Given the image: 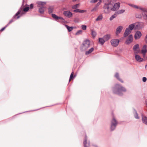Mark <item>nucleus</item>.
Instances as JSON below:
<instances>
[{
  "label": "nucleus",
  "instance_id": "obj_1",
  "mask_svg": "<svg viewBox=\"0 0 147 147\" xmlns=\"http://www.w3.org/2000/svg\"><path fill=\"white\" fill-rule=\"evenodd\" d=\"M112 91L114 94H117L119 96H122L123 95V92H126L127 90L124 87L121 85L116 84L112 88Z\"/></svg>",
  "mask_w": 147,
  "mask_h": 147
},
{
  "label": "nucleus",
  "instance_id": "obj_2",
  "mask_svg": "<svg viewBox=\"0 0 147 147\" xmlns=\"http://www.w3.org/2000/svg\"><path fill=\"white\" fill-rule=\"evenodd\" d=\"M48 10L49 13L50 14L51 13L52 17L55 20V21L58 22H60V21L59 20V19H60L62 20V22L64 23H67V22L65 21V19L62 17L58 16L55 14L52 13L54 10V7H49L48 8Z\"/></svg>",
  "mask_w": 147,
  "mask_h": 147
},
{
  "label": "nucleus",
  "instance_id": "obj_3",
  "mask_svg": "<svg viewBox=\"0 0 147 147\" xmlns=\"http://www.w3.org/2000/svg\"><path fill=\"white\" fill-rule=\"evenodd\" d=\"M28 5L27 4H26L25 6L23 7V8L22 9V11L19 9V18L21 16L25 14L29 10L30 7L27 6Z\"/></svg>",
  "mask_w": 147,
  "mask_h": 147
},
{
  "label": "nucleus",
  "instance_id": "obj_4",
  "mask_svg": "<svg viewBox=\"0 0 147 147\" xmlns=\"http://www.w3.org/2000/svg\"><path fill=\"white\" fill-rule=\"evenodd\" d=\"M117 123H118L117 120L113 116V119L111 121V124L110 127L111 131H113L115 129Z\"/></svg>",
  "mask_w": 147,
  "mask_h": 147
},
{
  "label": "nucleus",
  "instance_id": "obj_5",
  "mask_svg": "<svg viewBox=\"0 0 147 147\" xmlns=\"http://www.w3.org/2000/svg\"><path fill=\"white\" fill-rule=\"evenodd\" d=\"M139 53V51H138L137 52H134V54L135 55V59L137 61L139 62H141L143 61L144 59L143 58L141 57L140 56L138 55L137 54Z\"/></svg>",
  "mask_w": 147,
  "mask_h": 147
},
{
  "label": "nucleus",
  "instance_id": "obj_6",
  "mask_svg": "<svg viewBox=\"0 0 147 147\" xmlns=\"http://www.w3.org/2000/svg\"><path fill=\"white\" fill-rule=\"evenodd\" d=\"M119 41L118 39H113L111 41V43L113 46L116 47L118 45Z\"/></svg>",
  "mask_w": 147,
  "mask_h": 147
},
{
  "label": "nucleus",
  "instance_id": "obj_7",
  "mask_svg": "<svg viewBox=\"0 0 147 147\" xmlns=\"http://www.w3.org/2000/svg\"><path fill=\"white\" fill-rule=\"evenodd\" d=\"M133 37L132 34L129 35L128 37L127 38L125 41V43L128 45L131 43L133 41Z\"/></svg>",
  "mask_w": 147,
  "mask_h": 147
},
{
  "label": "nucleus",
  "instance_id": "obj_8",
  "mask_svg": "<svg viewBox=\"0 0 147 147\" xmlns=\"http://www.w3.org/2000/svg\"><path fill=\"white\" fill-rule=\"evenodd\" d=\"M83 48L85 49L88 48L90 45V41L88 40H86L83 43Z\"/></svg>",
  "mask_w": 147,
  "mask_h": 147
},
{
  "label": "nucleus",
  "instance_id": "obj_9",
  "mask_svg": "<svg viewBox=\"0 0 147 147\" xmlns=\"http://www.w3.org/2000/svg\"><path fill=\"white\" fill-rule=\"evenodd\" d=\"M142 35L141 32L139 31H137L135 34L134 37L136 40L140 38Z\"/></svg>",
  "mask_w": 147,
  "mask_h": 147
},
{
  "label": "nucleus",
  "instance_id": "obj_10",
  "mask_svg": "<svg viewBox=\"0 0 147 147\" xmlns=\"http://www.w3.org/2000/svg\"><path fill=\"white\" fill-rule=\"evenodd\" d=\"M63 14L64 16L68 18H70L73 16V13L71 11H64Z\"/></svg>",
  "mask_w": 147,
  "mask_h": 147
},
{
  "label": "nucleus",
  "instance_id": "obj_11",
  "mask_svg": "<svg viewBox=\"0 0 147 147\" xmlns=\"http://www.w3.org/2000/svg\"><path fill=\"white\" fill-rule=\"evenodd\" d=\"M120 3L118 2L115 3L113 7L111 9L112 11H115L117 10L120 7Z\"/></svg>",
  "mask_w": 147,
  "mask_h": 147
},
{
  "label": "nucleus",
  "instance_id": "obj_12",
  "mask_svg": "<svg viewBox=\"0 0 147 147\" xmlns=\"http://www.w3.org/2000/svg\"><path fill=\"white\" fill-rule=\"evenodd\" d=\"M87 138L86 134H85V139L83 142L84 146V147H89L90 145L89 141L87 142Z\"/></svg>",
  "mask_w": 147,
  "mask_h": 147
},
{
  "label": "nucleus",
  "instance_id": "obj_13",
  "mask_svg": "<svg viewBox=\"0 0 147 147\" xmlns=\"http://www.w3.org/2000/svg\"><path fill=\"white\" fill-rule=\"evenodd\" d=\"M139 45L138 44H137L135 45L133 47V50L134 52H137L138 51H139V53L140 52Z\"/></svg>",
  "mask_w": 147,
  "mask_h": 147
},
{
  "label": "nucleus",
  "instance_id": "obj_14",
  "mask_svg": "<svg viewBox=\"0 0 147 147\" xmlns=\"http://www.w3.org/2000/svg\"><path fill=\"white\" fill-rule=\"evenodd\" d=\"M123 29V27L122 26H120L118 27L116 30V32L115 33L116 35H117L119 34L121 32Z\"/></svg>",
  "mask_w": 147,
  "mask_h": 147
},
{
  "label": "nucleus",
  "instance_id": "obj_15",
  "mask_svg": "<svg viewBox=\"0 0 147 147\" xmlns=\"http://www.w3.org/2000/svg\"><path fill=\"white\" fill-rule=\"evenodd\" d=\"M131 31L128 28H127L124 33L123 36L124 37H126L131 32Z\"/></svg>",
  "mask_w": 147,
  "mask_h": 147
},
{
  "label": "nucleus",
  "instance_id": "obj_16",
  "mask_svg": "<svg viewBox=\"0 0 147 147\" xmlns=\"http://www.w3.org/2000/svg\"><path fill=\"white\" fill-rule=\"evenodd\" d=\"M134 24V29L139 30L140 28V23L139 22H136Z\"/></svg>",
  "mask_w": 147,
  "mask_h": 147
},
{
  "label": "nucleus",
  "instance_id": "obj_17",
  "mask_svg": "<svg viewBox=\"0 0 147 147\" xmlns=\"http://www.w3.org/2000/svg\"><path fill=\"white\" fill-rule=\"evenodd\" d=\"M73 11L75 13H84L87 11L86 10H80L79 9H76L73 10Z\"/></svg>",
  "mask_w": 147,
  "mask_h": 147
},
{
  "label": "nucleus",
  "instance_id": "obj_18",
  "mask_svg": "<svg viewBox=\"0 0 147 147\" xmlns=\"http://www.w3.org/2000/svg\"><path fill=\"white\" fill-rule=\"evenodd\" d=\"M105 41H107L111 38V35L108 34L105 35L103 37Z\"/></svg>",
  "mask_w": 147,
  "mask_h": 147
},
{
  "label": "nucleus",
  "instance_id": "obj_19",
  "mask_svg": "<svg viewBox=\"0 0 147 147\" xmlns=\"http://www.w3.org/2000/svg\"><path fill=\"white\" fill-rule=\"evenodd\" d=\"M133 113L135 118L136 119H139V117L138 116V115L137 111L134 108H133Z\"/></svg>",
  "mask_w": 147,
  "mask_h": 147
},
{
  "label": "nucleus",
  "instance_id": "obj_20",
  "mask_svg": "<svg viewBox=\"0 0 147 147\" xmlns=\"http://www.w3.org/2000/svg\"><path fill=\"white\" fill-rule=\"evenodd\" d=\"M12 19H13L14 21L18 19V10L16 13L13 17Z\"/></svg>",
  "mask_w": 147,
  "mask_h": 147
},
{
  "label": "nucleus",
  "instance_id": "obj_21",
  "mask_svg": "<svg viewBox=\"0 0 147 147\" xmlns=\"http://www.w3.org/2000/svg\"><path fill=\"white\" fill-rule=\"evenodd\" d=\"M142 121L143 123L147 125V117L145 116L142 115Z\"/></svg>",
  "mask_w": 147,
  "mask_h": 147
},
{
  "label": "nucleus",
  "instance_id": "obj_22",
  "mask_svg": "<svg viewBox=\"0 0 147 147\" xmlns=\"http://www.w3.org/2000/svg\"><path fill=\"white\" fill-rule=\"evenodd\" d=\"M45 7L43 6L41 7L38 10L39 12L41 14H43L44 13V9Z\"/></svg>",
  "mask_w": 147,
  "mask_h": 147
},
{
  "label": "nucleus",
  "instance_id": "obj_23",
  "mask_svg": "<svg viewBox=\"0 0 147 147\" xmlns=\"http://www.w3.org/2000/svg\"><path fill=\"white\" fill-rule=\"evenodd\" d=\"M115 76L119 81L122 83L123 82V81L119 78V74L118 73H116Z\"/></svg>",
  "mask_w": 147,
  "mask_h": 147
},
{
  "label": "nucleus",
  "instance_id": "obj_24",
  "mask_svg": "<svg viewBox=\"0 0 147 147\" xmlns=\"http://www.w3.org/2000/svg\"><path fill=\"white\" fill-rule=\"evenodd\" d=\"M98 40L99 42L101 45H103L105 41L103 38H99Z\"/></svg>",
  "mask_w": 147,
  "mask_h": 147
},
{
  "label": "nucleus",
  "instance_id": "obj_25",
  "mask_svg": "<svg viewBox=\"0 0 147 147\" xmlns=\"http://www.w3.org/2000/svg\"><path fill=\"white\" fill-rule=\"evenodd\" d=\"M65 26L66 28L67 29V30L69 32H70L73 30L74 28V27L73 26L70 27L69 26L67 25H65Z\"/></svg>",
  "mask_w": 147,
  "mask_h": 147
},
{
  "label": "nucleus",
  "instance_id": "obj_26",
  "mask_svg": "<svg viewBox=\"0 0 147 147\" xmlns=\"http://www.w3.org/2000/svg\"><path fill=\"white\" fill-rule=\"evenodd\" d=\"M110 4H111V3H105L103 7V8L105 9H107L108 10H109V5Z\"/></svg>",
  "mask_w": 147,
  "mask_h": 147
},
{
  "label": "nucleus",
  "instance_id": "obj_27",
  "mask_svg": "<svg viewBox=\"0 0 147 147\" xmlns=\"http://www.w3.org/2000/svg\"><path fill=\"white\" fill-rule=\"evenodd\" d=\"M94 49L93 47L91 48L88 51H86L85 53L86 55H88L90 53H91L92 51L94 50Z\"/></svg>",
  "mask_w": 147,
  "mask_h": 147
},
{
  "label": "nucleus",
  "instance_id": "obj_28",
  "mask_svg": "<svg viewBox=\"0 0 147 147\" xmlns=\"http://www.w3.org/2000/svg\"><path fill=\"white\" fill-rule=\"evenodd\" d=\"M91 35L93 38H94L95 36L97 34L95 31L93 30H91Z\"/></svg>",
  "mask_w": 147,
  "mask_h": 147
},
{
  "label": "nucleus",
  "instance_id": "obj_29",
  "mask_svg": "<svg viewBox=\"0 0 147 147\" xmlns=\"http://www.w3.org/2000/svg\"><path fill=\"white\" fill-rule=\"evenodd\" d=\"M134 24L133 23L129 25L127 28L129 29L130 30L132 31V30H133L134 29Z\"/></svg>",
  "mask_w": 147,
  "mask_h": 147
},
{
  "label": "nucleus",
  "instance_id": "obj_30",
  "mask_svg": "<svg viewBox=\"0 0 147 147\" xmlns=\"http://www.w3.org/2000/svg\"><path fill=\"white\" fill-rule=\"evenodd\" d=\"M74 73L73 72H72L71 73V74L70 75V76L69 79V82H70L71 81V79L74 78L76 76V75L74 76Z\"/></svg>",
  "mask_w": 147,
  "mask_h": 147
},
{
  "label": "nucleus",
  "instance_id": "obj_31",
  "mask_svg": "<svg viewBox=\"0 0 147 147\" xmlns=\"http://www.w3.org/2000/svg\"><path fill=\"white\" fill-rule=\"evenodd\" d=\"M117 14L116 13V12L115 13V14L112 15L110 18L109 20H110L111 21L114 18H115L117 16Z\"/></svg>",
  "mask_w": 147,
  "mask_h": 147
},
{
  "label": "nucleus",
  "instance_id": "obj_32",
  "mask_svg": "<svg viewBox=\"0 0 147 147\" xmlns=\"http://www.w3.org/2000/svg\"><path fill=\"white\" fill-rule=\"evenodd\" d=\"M125 11V10L124 9H121L119 10H118L116 12V13L117 14H119L121 13H124Z\"/></svg>",
  "mask_w": 147,
  "mask_h": 147
},
{
  "label": "nucleus",
  "instance_id": "obj_33",
  "mask_svg": "<svg viewBox=\"0 0 147 147\" xmlns=\"http://www.w3.org/2000/svg\"><path fill=\"white\" fill-rule=\"evenodd\" d=\"M37 3L38 5L42 6L46 4V3L45 2L42 1H38Z\"/></svg>",
  "mask_w": 147,
  "mask_h": 147
},
{
  "label": "nucleus",
  "instance_id": "obj_34",
  "mask_svg": "<svg viewBox=\"0 0 147 147\" xmlns=\"http://www.w3.org/2000/svg\"><path fill=\"white\" fill-rule=\"evenodd\" d=\"M134 6V8H137V9H139L140 10H141L142 11H145V9L144 8L138 7V6H137L136 5H135V6Z\"/></svg>",
  "mask_w": 147,
  "mask_h": 147
},
{
  "label": "nucleus",
  "instance_id": "obj_35",
  "mask_svg": "<svg viewBox=\"0 0 147 147\" xmlns=\"http://www.w3.org/2000/svg\"><path fill=\"white\" fill-rule=\"evenodd\" d=\"M102 18V15L99 16L96 19V21H98L101 20Z\"/></svg>",
  "mask_w": 147,
  "mask_h": 147
},
{
  "label": "nucleus",
  "instance_id": "obj_36",
  "mask_svg": "<svg viewBox=\"0 0 147 147\" xmlns=\"http://www.w3.org/2000/svg\"><path fill=\"white\" fill-rule=\"evenodd\" d=\"M147 52V49H142L141 50V53L143 55H146V53Z\"/></svg>",
  "mask_w": 147,
  "mask_h": 147
},
{
  "label": "nucleus",
  "instance_id": "obj_37",
  "mask_svg": "<svg viewBox=\"0 0 147 147\" xmlns=\"http://www.w3.org/2000/svg\"><path fill=\"white\" fill-rule=\"evenodd\" d=\"M136 17L137 18H140L142 17L141 14L139 13H136Z\"/></svg>",
  "mask_w": 147,
  "mask_h": 147
},
{
  "label": "nucleus",
  "instance_id": "obj_38",
  "mask_svg": "<svg viewBox=\"0 0 147 147\" xmlns=\"http://www.w3.org/2000/svg\"><path fill=\"white\" fill-rule=\"evenodd\" d=\"M80 5L79 3L75 4L72 6V8L73 9H76L78 7V6Z\"/></svg>",
  "mask_w": 147,
  "mask_h": 147
},
{
  "label": "nucleus",
  "instance_id": "obj_39",
  "mask_svg": "<svg viewBox=\"0 0 147 147\" xmlns=\"http://www.w3.org/2000/svg\"><path fill=\"white\" fill-rule=\"evenodd\" d=\"M82 30H78L76 32L75 35H78L80 34H81L82 33Z\"/></svg>",
  "mask_w": 147,
  "mask_h": 147
},
{
  "label": "nucleus",
  "instance_id": "obj_40",
  "mask_svg": "<svg viewBox=\"0 0 147 147\" xmlns=\"http://www.w3.org/2000/svg\"><path fill=\"white\" fill-rule=\"evenodd\" d=\"M13 119H12L11 117H10L7 119H6L5 120H4V122L6 123V122H8L12 120Z\"/></svg>",
  "mask_w": 147,
  "mask_h": 147
},
{
  "label": "nucleus",
  "instance_id": "obj_41",
  "mask_svg": "<svg viewBox=\"0 0 147 147\" xmlns=\"http://www.w3.org/2000/svg\"><path fill=\"white\" fill-rule=\"evenodd\" d=\"M81 27L82 29L83 30H86L87 26L86 25H82Z\"/></svg>",
  "mask_w": 147,
  "mask_h": 147
},
{
  "label": "nucleus",
  "instance_id": "obj_42",
  "mask_svg": "<svg viewBox=\"0 0 147 147\" xmlns=\"http://www.w3.org/2000/svg\"><path fill=\"white\" fill-rule=\"evenodd\" d=\"M98 8H97V7H94L91 10V12H93L94 11H95L98 10Z\"/></svg>",
  "mask_w": 147,
  "mask_h": 147
},
{
  "label": "nucleus",
  "instance_id": "obj_43",
  "mask_svg": "<svg viewBox=\"0 0 147 147\" xmlns=\"http://www.w3.org/2000/svg\"><path fill=\"white\" fill-rule=\"evenodd\" d=\"M98 0H91L90 1V3H95L97 2Z\"/></svg>",
  "mask_w": 147,
  "mask_h": 147
},
{
  "label": "nucleus",
  "instance_id": "obj_44",
  "mask_svg": "<svg viewBox=\"0 0 147 147\" xmlns=\"http://www.w3.org/2000/svg\"><path fill=\"white\" fill-rule=\"evenodd\" d=\"M74 21L75 23H78L79 22L78 19L77 18H75Z\"/></svg>",
  "mask_w": 147,
  "mask_h": 147
},
{
  "label": "nucleus",
  "instance_id": "obj_45",
  "mask_svg": "<svg viewBox=\"0 0 147 147\" xmlns=\"http://www.w3.org/2000/svg\"><path fill=\"white\" fill-rule=\"evenodd\" d=\"M147 80V78L146 77H143L142 78V81L144 82H145Z\"/></svg>",
  "mask_w": 147,
  "mask_h": 147
},
{
  "label": "nucleus",
  "instance_id": "obj_46",
  "mask_svg": "<svg viewBox=\"0 0 147 147\" xmlns=\"http://www.w3.org/2000/svg\"><path fill=\"white\" fill-rule=\"evenodd\" d=\"M34 7L33 4L32 3L30 4V9H33Z\"/></svg>",
  "mask_w": 147,
  "mask_h": 147
},
{
  "label": "nucleus",
  "instance_id": "obj_47",
  "mask_svg": "<svg viewBox=\"0 0 147 147\" xmlns=\"http://www.w3.org/2000/svg\"><path fill=\"white\" fill-rule=\"evenodd\" d=\"M6 28L4 26V27H3L0 30V32H3V31Z\"/></svg>",
  "mask_w": 147,
  "mask_h": 147
},
{
  "label": "nucleus",
  "instance_id": "obj_48",
  "mask_svg": "<svg viewBox=\"0 0 147 147\" xmlns=\"http://www.w3.org/2000/svg\"><path fill=\"white\" fill-rule=\"evenodd\" d=\"M18 115V114H16V115L13 116L12 117H11L12 119H14Z\"/></svg>",
  "mask_w": 147,
  "mask_h": 147
},
{
  "label": "nucleus",
  "instance_id": "obj_49",
  "mask_svg": "<svg viewBox=\"0 0 147 147\" xmlns=\"http://www.w3.org/2000/svg\"><path fill=\"white\" fill-rule=\"evenodd\" d=\"M14 21V20H13V19H12L8 23L9 24H11L12 22H13Z\"/></svg>",
  "mask_w": 147,
  "mask_h": 147
},
{
  "label": "nucleus",
  "instance_id": "obj_50",
  "mask_svg": "<svg viewBox=\"0 0 147 147\" xmlns=\"http://www.w3.org/2000/svg\"><path fill=\"white\" fill-rule=\"evenodd\" d=\"M145 41L146 43L147 44V34L146 35L145 38Z\"/></svg>",
  "mask_w": 147,
  "mask_h": 147
},
{
  "label": "nucleus",
  "instance_id": "obj_51",
  "mask_svg": "<svg viewBox=\"0 0 147 147\" xmlns=\"http://www.w3.org/2000/svg\"><path fill=\"white\" fill-rule=\"evenodd\" d=\"M100 4H99V3H98L95 5V7H97V8H98V6L100 5Z\"/></svg>",
  "mask_w": 147,
  "mask_h": 147
},
{
  "label": "nucleus",
  "instance_id": "obj_52",
  "mask_svg": "<svg viewBox=\"0 0 147 147\" xmlns=\"http://www.w3.org/2000/svg\"><path fill=\"white\" fill-rule=\"evenodd\" d=\"M147 46L146 45H144L143 46V47L142 49H146Z\"/></svg>",
  "mask_w": 147,
  "mask_h": 147
},
{
  "label": "nucleus",
  "instance_id": "obj_53",
  "mask_svg": "<svg viewBox=\"0 0 147 147\" xmlns=\"http://www.w3.org/2000/svg\"><path fill=\"white\" fill-rule=\"evenodd\" d=\"M129 5L131 7H134V6H135V5H133V4H130Z\"/></svg>",
  "mask_w": 147,
  "mask_h": 147
},
{
  "label": "nucleus",
  "instance_id": "obj_54",
  "mask_svg": "<svg viewBox=\"0 0 147 147\" xmlns=\"http://www.w3.org/2000/svg\"><path fill=\"white\" fill-rule=\"evenodd\" d=\"M93 147H98V146L96 144L93 145Z\"/></svg>",
  "mask_w": 147,
  "mask_h": 147
},
{
  "label": "nucleus",
  "instance_id": "obj_55",
  "mask_svg": "<svg viewBox=\"0 0 147 147\" xmlns=\"http://www.w3.org/2000/svg\"><path fill=\"white\" fill-rule=\"evenodd\" d=\"M99 2H98V3H99V4H101V3H102V0H99Z\"/></svg>",
  "mask_w": 147,
  "mask_h": 147
},
{
  "label": "nucleus",
  "instance_id": "obj_56",
  "mask_svg": "<svg viewBox=\"0 0 147 147\" xmlns=\"http://www.w3.org/2000/svg\"><path fill=\"white\" fill-rule=\"evenodd\" d=\"M9 25V24L8 23L5 27L6 28Z\"/></svg>",
  "mask_w": 147,
  "mask_h": 147
},
{
  "label": "nucleus",
  "instance_id": "obj_57",
  "mask_svg": "<svg viewBox=\"0 0 147 147\" xmlns=\"http://www.w3.org/2000/svg\"><path fill=\"white\" fill-rule=\"evenodd\" d=\"M145 68L147 70V64L145 65Z\"/></svg>",
  "mask_w": 147,
  "mask_h": 147
},
{
  "label": "nucleus",
  "instance_id": "obj_58",
  "mask_svg": "<svg viewBox=\"0 0 147 147\" xmlns=\"http://www.w3.org/2000/svg\"><path fill=\"white\" fill-rule=\"evenodd\" d=\"M146 106L147 107V102L146 101Z\"/></svg>",
  "mask_w": 147,
  "mask_h": 147
},
{
  "label": "nucleus",
  "instance_id": "obj_59",
  "mask_svg": "<svg viewBox=\"0 0 147 147\" xmlns=\"http://www.w3.org/2000/svg\"><path fill=\"white\" fill-rule=\"evenodd\" d=\"M77 0H73V2H74L75 1H76Z\"/></svg>",
  "mask_w": 147,
  "mask_h": 147
},
{
  "label": "nucleus",
  "instance_id": "obj_60",
  "mask_svg": "<svg viewBox=\"0 0 147 147\" xmlns=\"http://www.w3.org/2000/svg\"><path fill=\"white\" fill-rule=\"evenodd\" d=\"M1 122H0V124H1Z\"/></svg>",
  "mask_w": 147,
  "mask_h": 147
},
{
  "label": "nucleus",
  "instance_id": "obj_61",
  "mask_svg": "<svg viewBox=\"0 0 147 147\" xmlns=\"http://www.w3.org/2000/svg\"><path fill=\"white\" fill-rule=\"evenodd\" d=\"M38 110V109H37L36 110Z\"/></svg>",
  "mask_w": 147,
  "mask_h": 147
},
{
  "label": "nucleus",
  "instance_id": "obj_62",
  "mask_svg": "<svg viewBox=\"0 0 147 147\" xmlns=\"http://www.w3.org/2000/svg\"><path fill=\"white\" fill-rule=\"evenodd\" d=\"M146 59H147V57H146Z\"/></svg>",
  "mask_w": 147,
  "mask_h": 147
}]
</instances>
